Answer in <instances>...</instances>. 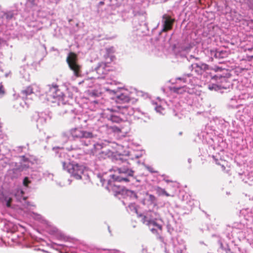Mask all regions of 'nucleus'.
Listing matches in <instances>:
<instances>
[{
	"label": "nucleus",
	"mask_w": 253,
	"mask_h": 253,
	"mask_svg": "<svg viewBox=\"0 0 253 253\" xmlns=\"http://www.w3.org/2000/svg\"><path fill=\"white\" fill-rule=\"evenodd\" d=\"M145 113L141 112L139 109H134L130 106H117L111 109L107 108L103 113V117L112 122L119 123L125 121L128 116L134 115L135 117L140 118L141 115H144Z\"/></svg>",
	"instance_id": "obj_1"
},
{
	"label": "nucleus",
	"mask_w": 253,
	"mask_h": 253,
	"mask_svg": "<svg viewBox=\"0 0 253 253\" xmlns=\"http://www.w3.org/2000/svg\"><path fill=\"white\" fill-rule=\"evenodd\" d=\"M142 217V222L147 225L150 231L155 234H159L162 231V227L158 221L161 220L160 214L156 211H148Z\"/></svg>",
	"instance_id": "obj_2"
},
{
	"label": "nucleus",
	"mask_w": 253,
	"mask_h": 253,
	"mask_svg": "<svg viewBox=\"0 0 253 253\" xmlns=\"http://www.w3.org/2000/svg\"><path fill=\"white\" fill-rule=\"evenodd\" d=\"M197 81L198 79L193 77L191 74L184 75L182 77L176 79V84H177L182 82L186 84L182 86L177 85L173 87L171 89L173 92L180 94L185 92L192 93L193 91L192 89L197 84Z\"/></svg>",
	"instance_id": "obj_3"
},
{
	"label": "nucleus",
	"mask_w": 253,
	"mask_h": 253,
	"mask_svg": "<svg viewBox=\"0 0 253 253\" xmlns=\"http://www.w3.org/2000/svg\"><path fill=\"white\" fill-rule=\"evenodd\" d=\"M70 136L74 140H80L82 144L84 146H88L91 144L90 140H84V139H89L95 137L96 135L91 131H87L82 127H75L72 128L69 131Z\"/></svg>",
	"instance_id": "obj_4"
},
{
	"label": "nucleus",
	"mask_w": 253,
	"mask_h": 253,
	"mask_svg": "<svg viewBox=\"0 0 253 253\" xmlns=\"http://www.w3.org/2000/svg\"><path fill=\"white\" fill-rule=\"evenodd\" d=\"M47 91L46 92L48 99L49 100L52 98L59 101V104L61 102L63 104V109L65 110V113H69L73 112V108L71 105L69 104H64L62 101L64 100V95L63 92L58 89L56 85H48Z\"/></svg>",
	"instance_id": "obj_5"
},
{
	"label": "nucleus",
	"mask_w": 253,
	"mask_h": 253,
	"mask_svg": "<svg viewBox=\"0 0 253 253\" xmlns=\"http://www.w3.org/2000/svg\"><path fill=\"white\" fill-rule=\"evenodd\" d=\"M63 169L66 170L71 175L77 179L82 178L85 168L84 166L75 162L66 163L62 162Z\"/></svg>",
	"instance_id": "obj_6"
},
{
	"label": "nucleus",
	"mask_w": 253,
	"mask_h": 253,
	"mask_svg": "<svg viewBox=\"0 0 253 253\" xmlns=\"http://www.w3.org/2000/svg\"><path fill=\"white\" fill-rule=\"evenodd\" d=\"M115 174L111 175L115 182H127L129 180L126 176H132L134 171L128 168L122 167L118 168Z\"/></svg>",
	"instance_id": "obj_7"
},
{
	"label": "nucleus",
	"mask_w": 253,
	"mask_h": 253,
	"mask_svg": "<svg viewBox=\"0 0 253 253\" xmlns=\"http://www.w3.org/2000/svg\"><path fill=\"white\" fill-rule=\"evenodd\" d=\"M67 62L74 76L79 77L81 75V66L79 64L77 57L73 52H70L67 57Z\"/></svg>",
	"instance_id": "obj_8"
},
{
	"label": "nucleus",
	"mask_w": 253,
	"mask_h": 253,
	"mask_svg": "<svg viewBox=\"0 0 253 253\" xmlns=\"http://www.w3.org/2000/svg\"><path fill=\"white\" fill-rule=\"evenodd\" d=\"M225 80V78H222L220 75H215L211 77L212 82L208 84V87L211 90L217 91L224 87L221 84H219L218 80Z\"/></svg>",
	"instance_id": "obj_9"
},
{
	"label": "nucleus",
	"mask_w": 253,
	"mask_h": 253,
	"mask_svg": "<svg viewBox=\"0 0 253 253\" xmlns=\"http://www.w3.org/2000/svg\"><path fill=\"white\" fill-rule=\"evenodd\" d=\"M131 98L130 94L128 90L122 89L116 94V101L118 103L128 102Z\"/></svg>",
	"instance_id": "obj_10"
},
{
	"label": "nucleus",
	"mask_w": 253,
	"mask_h": 253,
	"mask_svg": "<svg viewBox=\"0 0 253 253\" xmlns=\"http://www.w3.org/2000/svg\"><path fill=\"white\" fill-rule=\"evenodd\" d=\"M35 208V206L34 205L31 204L29 202H26L25 204L23 205V210L24 212H27L28 214L35 219L41 220L42 216L32 211Z\"/></svg>",
	"instance_id": "obj_11"
},
{
	"label": "nucleus",
	"mask_w": 253,
	"mask_h": 253,
	"mask_svg": "<svg viewBox=\"0 0 253 253\" xmlns=\"http://www.w3.org/2000/svg\"><path fill=\"white\" fill-rule=\"evenodd\" d=\"M97 125L99 126V129L102 132L106 133H110L111 132H119L123 131L122 128L119 126H109L108 124L103 125L102 126L99 125V122H98Z\"/></svg>",
	"instance_id": "obj_12"
},
{
	"label": "nucleus",
	"mask_w": 253,
	"mask_h": 253,
	"mask_svg": "<svg viewBox=\"0 0 253 253\" xmlns=\"http://www.w3.org/2000/svg\"><path fill=\"white\" fill-rule=\"evenodd\" d=\"M141 203L143 205L148 207L156 206L157 200L154 195L146 193L144 198L142 200Z\"/></svg>",
	"instance_id": "obj_13"
},
{
	"label": "nucleus",
	"mask_w": 253,
	"mask_h": 253,
	"mask_svg": "<svg viewBox=\"0 0 253 253\" xmlns=\"http://www.w3.org/2000/svg\"><path fill=\"white\" fill-rule=\"evenodd\" d=\"M171 17H163L162 23L163 29L162 31H167L171 29L172 25L174 22V19Z\"/></svg>",
	"instance_id": "obj_14"
},
{
	"label": "nucleus",
	"mask_w": 253,
	"mask_h": 253,
	"mask_svg": "<svg viewBox=\"0 0 253 253\" xmlns=\"http://www.w3.org/2000/svg\"><path fill=\"white\" fill-rule=\"evenodd\" d=\"M107 68L106 63L102 62L98 64V66L96 68V72L100 77H98L97 79L103 78V77L101 76L107 74L109 71Z\"/></svg>",
	"instance_id": "obj_15"
},
{
	"label": "nucleus",
	"mask_w": 253,
	"mask_h": 253,
	"mask_svg": "<svg viewBox=\"0 0 253 253\" xmlns=\"http://www.w3.org/2000/svg\"><path fill=\"white\" fill-rule=\"evenodd\" d=\"M108 185L106 188L109 190H112L116 194L121 193L123 191V187L116 183H113L112 182L108 180L107 181Z\"/></svg>",
	"instance_id": "obj_16"
},
{
	"label": "nucleus",
	"mask_w": 253,
	"mask_h": 253,
	"mask_svg": "<svg viewBox=\"0 0 253 253\" xmlns=\"http://www.w3.org/2000/svg\"><path fill=\"white\" fill-rule=\"evenodd\" d=\"M192 70L198 74H201L203 71L206 69L207 65L205 64H199L194 63L191 65Z\"/></svg>",
	"instance_id": "obj_17"
},
{
	"label": "nucleus",
	"mask_w": 253,
	"mask_h": 253,
	"mask_svg": "<svg viewBox=\"0 0 253 253\" xmlns=\"http://www.w3.org/2000/svg\"><path fill=\"white\" fill-rule=\"evenodd\" d=\"M93 146V148L91 150V153L93 155H97L99 152H100L101 151L105 149L106 147L104 146L103 144L102 143H96L92 144Z\"/></svg>",
	"instance_id": "obj_18"
},
{
	"label": "nucleus",
	"mask_w": 253,
	"mask_h": 253,
	"mask_svg": "<svg viewBox=\"0 0 253 253\" xmlns=\"http://www.w3.org/2000/svg\"><path fill=\"white\" fill-rule=\"evenodd\" d=\"M107 55L106 57V62L107 63L113 61L115 58L114 56L112 55L111 53L115 52V49L113 47H111L106 49Z\"/></svg>",
	"instance_id": "obj_19"
},
{
	"label": "nucleus",
	"mask_w": 253,
	"mask_h": 253,
	"mask_svg": "<svg viewBox=\"0 0 253 253\" xmlns=\"http://www.w3.org/2000/svg\"><path fill=\"white\" fill-rule=\"evenodd\" d=\"M37 87L36 86H29L25 89L21 91L22 97L29 95L32 93H34V89Z\"/></svg>",
	"instance_id": "obj_20"
},
{
	"label": "nucleus",
	"mask_w": 253,
	"mask_h": 253,
	"mask_svg": "<svg viewBox=\"0 0 253 253\" xmlns=\"http://www.w3.org/2000/svg\"><path fill=\"white\" fill-rule=\"evenodd\" d=\"M111 155H112V152L106 148L101 151V152H99L98 154H97L98 158L100 159H106L107 157H109Z\"/></svg>",
	"instance_id": "obj_21"
},
{
	"label": "nucleus",
	"mask_w": 253,
	"mask_h": 253,
	"mask_svg": "<svg viewBox=\"0 0 253 253\" xmlns=\"http://www.w3.org/2000/svg\"><path fill=\"white\" fill-rule=\"evenodd\" d=\"M152 103L154 106L155 109L157 112L160 114H164L165 113V109L161 104H159L158 103L154 102H153Z\"/></svg>",
	"instance_id": "obj_22"
},
{
	"label": "nucleus",
	"mask_w": 253,
	"mask_h": 253,
	"mask_svg": "<svg viewBox=\"0 0 253 253\" xmlns=\"http://www.w3.org/2000/svg\"><path fill=\"white\" fill-rule=\"evenodd\" d=\"M24 192L20 189H17L15 193V196L18 201L21 202L22 200L25 201L26 198L23 196Z\"/></svg>",
	"instance_id": "obj_23"
},
{
	"label": "nucleus",
	"mask_w": 253,
	"mask_h": 253,
	"mask_svg": "<svg viewBox=\"0 0 253 253\" xmlns=\"http://www.w3.org/2000/svg\"><path fill=\"white\" fill-rule=\"evenodd\" d=\"M155 191L157 194L159 196L165 195L167 197L169 196V194H168L164 189H163L160 187H157L155 188Z\"/></svg>",
	"instance_id": "obj_24"
},
{
	"label": "nucleus",
	"mask_w": 253,
	"mask_h": 253,
	"mask_svg": "<svg viewBox=\"0 0 253 253\" xmlns=\"http://www.w3.org/2000/svg\"><path fill=\"white\" fill-rule=\"evenodd\" d=\"M1 196L3 201L6 203V207L8 208H10L11 207L10 203L12 201L11 198L8 197V196L5 195L3 193L1 194Z\"/></svg>",
	"instance_id": "obj_25"
},
{
	"label": "nucleus",
	"mask_w": 253,
	"mask_h": 253,
	"mask_svg": "<svg viewBox=\"0 0 253 253\" xmlns=\"http://www.w3.org/2000/svg\"><path fill=\"white\" fill-rule=\"evenodd\" d=\"M192 46L191 44H187L186 45H182L181 46V50L187 53L188 52L190 49L192 48Z\"/></svg>",
	"instance_id": "obj_26"
},
{
	"label": "nucleus",
	"mask_w": 253,
	"mask_h": 253,
	"mask_svg": "<svg viewBox=\"0 0 253 253\" xmlns=\"http://www.w3.org/2000/svg\"><path fill=\"white\" fill-rule=\"evenodd\" d=\"M37 126H39L40 125H42L45 123V119L41 116H39V118L37 120Z\"/></svg>",
	"instance_id": "obj_27"
},
{
	"label": "nucleus",
	"mask_w": 253,
	"mask_h": 253,
	"mask_svg": "<svg viewBox=\"0 0 253 253\" xmlns=\"http://www.w3.org/2000/svg\"><path fill=\"white\" fill-rule=\"evenodd\" d=\"M211 71H214V72H221L222 70V69L221 68L215 66L214 67H212L211 69Z\"/></svg>",
	"instance_id": "obj_28"
},
{
	"label": "nucleus",
	"mask_w": 253,
	"mask_h": 253,
	"mask_svg": "<svg viewBox=\"0 0 253 253\" xmlns=\"http://www.w3.org/2000/svg\"><path fill=\"white\" fill-rule=\"evenodd\" d=\"M30 183V181L28 177H25L23 180V184L25 186L27 187L28 184Z\"/></svg>",
	"instance_id": "obj_29"
},
{
	"label": "nucleus",
	"mask_w": 253,
	"mask_h": 253,
	"mask_svg": "<svg viewBox=\"0 0 253 253\" xmlns=\"http://www.w3.org/2000/svg\"><path fill=\"white\" fill-rule=\"evenodd\" d=\"M146 168L150 172H151V173H155V172H157L156 171H155L154 170L153 168H152L150 166H146Z\"/></svg>",
	"instance_id": "obj_30"
},
{
	"label": "nucleus",
	"mask_w": 253,
	"mask_h": 253,
	"mask_svg": "<svg viewBox=\"0 0 253 253\" xmlns=\"http://www.w3.org/2000/svg\"><path fill=\"white\" fill-rule=\"evenodd\" d=\"M31 86H36L37 87H36L35 89H34V93H36L37 92H40V87L36 85V84H33Z\"/></svg>",
	"instance_id": "obj_31"
},
{
	"label": "nucleus",
	"mask_w": 253,
	"mask_h": 253,
	"mask_svg": "<svg viewBox=\"0 0 253 253\" xmlns=\"http://www.w3.org/2000/svg\"><path fill=\"white\" fill-rule=\"evenodd\" d=\"M127 194H130V196L131 197H135L136 198H137L136 194L134 192H133L132 191H127Z\"/></svg>",
	"instance_id": "obj_32"
},
{
	"label": "nucleus",
	"mask_w": 253,
	"mask_h": 253,
	"mask_svg": "<svg viewBox=\"0 0 253 253\" xmlns=\"http://www.w3.org/2000/svg\"><path fill=\"white\" fill-rule=\"evenodd\" d=\"M175 252H176V253H182L183 252V249L182 248H175Z\"/></svg>",
	"instance_id": "obj_33"
},
{
	"label": "nucleus",
	"mask_w": 253,
	"mask_h": 253,
	"mask_svg": "<svg viewBox=\"0 0 253 253\" xmlns=\"http://www.w3.org/2000/svg\"><path fill=\"white\" fill-rule=\"evenodd\" d=\"M90 79H86L84 81V83H85V84H87L89 87H92V85H90L88 82H89Z\"/></svg>",
	"instance_id": "obj_34"
},
{
	"label": "nucleus",
	"mask_w": 253,
	"mask_h": 253,
	"mask_svg": "<svg viewBox=\"0 0 253 253\" xmlns=\"http://www.w3.org/2000/svg\"><path fill=\"white\" fill-rule=\"evenodd\" d=\"M4 93V91L2 86H0V96L2 95Z\"/></svg>",
	"instance_id": "obj_35"
},
{
	"label": "nucleus",
	"mask_w": 253,
	"mask_h": 253,
	"mask_svg": "<svg viewBox=\"0 0 253 253\" xmlns=\"http://www.w3.org/2000/svg\"><path fill=\"white\" fill-rule=\"evenodd\" d=\"M100 181L102 183V185H104L106 182V180L102 177H100Z\"/></svg>",
	"instance_id": "obj_36"
},
{
	"label": "nucleus",
	"mask_w": 253,
	"mask_h": 253,
	"mask_svg": "<svg viewBox=\"0 0 253 253\" xmlns=\"http://www.w3.org/2000/svg\"><path fill=\"white\" fill-rule=\"evenodd\" d=\"M212 158L213 159H214L215 162L216 163V164H218V165H219V163H218V160L215 158V157L214 156H212Z\"/></svg>",
	"instance_id": "obj_37"
},
{
	"label": "nucleus",
	"mask_w": 253,
	"mask_h": 253,
	"mask_svg": "<svg viewBox=\"0 0 253 253\" xmlns=\"http://www.w3.org/2000/svg\"><path fill=\"white\" fill-rule=\"evenodd\" d=\"M104 4V1H101L99 2V6L102 5H103Z\"/></svg>",
	"instance_id": "obj_38"
},
{
	"label": "nucleus",
	"mask_w": 253,
	"mask_h": 253,
	"mask_svg": "<svg viewBox=\"0 0 253 253\" xmlns=\"http://www.w3.org/2000/svg\"><path fill=\"white\" fill-rule=\"evenodd\" d=\"M140 156H139V155H137V154H135L134 155V157L136 159H138Z\"/></svg>",
	"instance_id": "obj_39"
},
{
	"label": "nucleus",
	"mask_w": 253,
	"mask_h": 253,
	"mask_svg": "<svg viewBox=\"0 0 253 253\" xmlns=\"http://www.w3.org/2000/svg\"><path fill=\"white\" fill-rule=\"evenodd\" d=\"M226 253H232V252H231L230 250V249H228L226 250Z\"/></svg>",
	"instance_id": "obj_40"
},
{
	"label": "nucleus",
	"mask_w": 253,
	"mask_h": 253,
	"mask_svg": "<svg viewBox=\"0 0 253 253\" xmlns=\"http://www.w3.org/2000/svg\"><path fill=\"white\" fill-rule=\"evenodd\" d=\"M90 80H93V81L92 82V83L95 82V81H96V79H95L94 78H91Z\"/></svg>",
	"instance_id": "obj_41"
},
{
	"label": "nucleus",
	"mask_w": 253,
	"mask_h": 253,
	"mask_svg": "<svg viewBox=\"0 0 253 253\" xmlns=\"http://www.w3.org/2000/svg\"><path fill=\"white\" fill-rule=\"evenodd\" d=\"M130 156H131L130 159H131V160H133V159H134V157H133V155H132V154H130Z\"/></svg>",
	"instance_id": "obj_42"
},
{
	"label": "nucleus",
	"mask_w": 253,
	"mask_h": 253,
	"mask_svg": "<svg viewBox=\"0 0 253 253\" xmlns=\"http://www.w3.org/2000/svg\"><path fill=\"white\" fill-rule=\"evenodd\" d=\"M165 181L167 182H169V181L168 180H165Z\"/></svg>",
	"instance_id": "obj_43"
},
{
	"label": "nucleus",
	"mask_w": 253,
	"mask_h": 253,
	"mask_svg": "<svg viewBox=\"0 0 253 253\" xmlns=\"http://www.w3.org/2000/svg\"><path fill=\"white\" fill-rule=\"evenodd\" d=\"M222 168H223V169H225V167L223 166H222Z\"/></svg>",
	"instance_id": "obj_44"
},
{
	"label": "nucleus",
	"mask_w": 253,
	"mask_h": 253,
	"mask_svg": "<svg viewBox=\"0 0 253 253\" xmlns=\"http://www.w3.org/2000/svg\"><path fill=\"white\" fill-rule=\"evenodd\" d=\"M72 149H73V148H71L70 150H72Z\"/></svg>",
	"instance_id": "obj_45"
}]
</instances>
